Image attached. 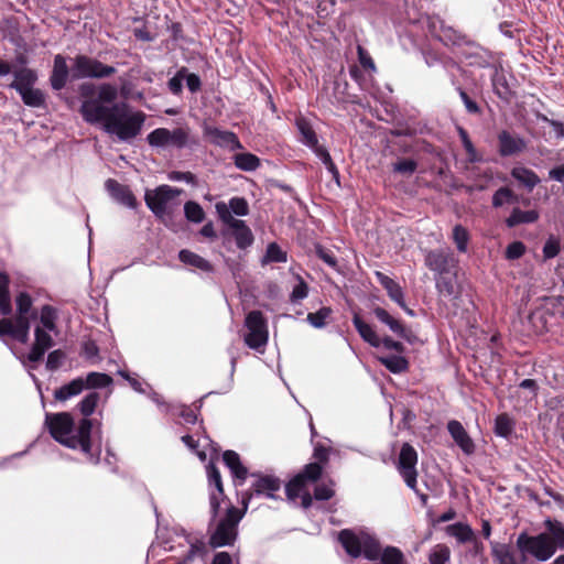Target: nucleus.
Listing matches in <instances>:
<instances>
[{
    "instance_id": "37998d69",
    "label": "nucleus",
    "mask_w": 564,
    "mask_h": 564,
    "mask_svg": "<svg viewBox=\"0 0 564 564\" xmlns=\"http://www.w3.org/2000/svg\"><path fill=\"white\" fill-rule=\"evenodd\" d=\"M517 202V196L508 187L499 188L492 197V205L495 207H501L505 204Z\"/></svg>"
},
{
    "instance_id": "de8ad7c7",
    "label": "nucleus",
    "mask_w": 564,
    "mask_h": 564,
    "mask_svg": "<svg viewBox=\"0 0 564 564\" xmlns=\"http://www.w3.org/2000/svg\"><path fill=\"white\" fill-rule=\"evenodd\" d=\"M468 232L467 230L460 226L457 225L453 229V239L457 246V249L462 252L466 251L467 249V242H468Z\"/></svg>"
},
{
    "instance_id": "423d86ee",
    "label": "nucleus",
    "mask_w": 564,
    "mask_h": 564,
    "mask_svg": "<svg viewBox=\"0 0 564 564\" xmlns=\"http://www.w3.org/2000/svg\"><path fill=\"white\" fill-rule=\"evenodd\" d=\"M247 329L243 340L245 344L259 352H263L269 340V329L265 317L260 311H251L245 319Z\"/></svg>"
},
{
    "instance_id": "7ed1b4c3",
    "label": "nucleus",
    "mask_w": 564,
    "mask_h": 564,
    "mask_svg": "<svg viewBox=\"0 0 564 564\" xmlns=\"http://www.w3.org/2000/svg\"><path fill=\"white\" fill-rule=\"evenodd\" d=\"M56 321L57 314L53 307L45 305L41 308L34 323V344L26 357L30 362L41 360L53 346V339L58 334Z\"/></svg>"
},
{
    "instance_id": "7c9ffc66",
    "label": "nucleus",
    "mask_w": 564,
    "mask_h": 564,
    "mask_svg": "<svg viewBox=\"0 0 564 564\" xmlns=\"http://www.w3.org/2000/svg\"><path fill=\"white\" fill-rule=\"evenodd\" d=\"M379 361L393 373H401L408 370L409 362L405 357L400 355L379 357Z\"/></svg>"
},
{
    "instance_id": "2eb2a0df",
    "label": "nucleus",
    "mask_w": 564,
    "mask_h": 564,
    "mask_svg": "<svg viewBox=\"0 0 564 564\" xmlns=\"http://www.w3.org/2000/svg\"><path fill=\"white\" fill-rule=\"evenodd\" d=\"M205 134L209 138L210 142L218 147L226 148L230 151L242 149V144L234 132L207 127Z\"/></svg>"
},
{
    "instance_id": "f8f14e48",
    "label": "nucleus",
    "mask_w": 564,
    "mask_h": 564,
    "mask_svg": "<svg viewBox=\"0 0 564 564\" xmlns=\"http://www.w3.org/2000/svg\"><path fill=\"white\" fill-rule=\"evenodd\" d=\"M322 475V466L317 463H311L305 466L304 470L296 475L286 485V496L290 500H295L297 497L307 491L306 482L315 481Z\"/></svg>"
},
{
    "instance_id": "2f4dec72",
    "label": "nucleus",
    "mask_w": 564,
    "mask_h": 564,
    "mask_svg": "<svg viewBox=\"0 0 564 564\" xmlns=\"http://www.w3.org/2000/svg\"><path fill=\"white\" fill-rule=\"evenodd\" d=\"M492 556L498 564H516V558L510 547L506 544L491 542Z\"/></svg>"
},
{
    "instance_id": "bb28decb",
    "label": "nucleus",
    "mask_w": 564,
    "mask_h": 564,
    "mask_svg": "<svg viewBox=\"0 0 564 564\" xmlns=\"http://www.w3.org/2000/svg\"><path fill=\"white\" fill-rule=\"evenodd\" d=\"M178 259L184 264L194 267L205 272H210L213 270L212 264L207 260L186 249L180 251Z\"/></svg>"
},
{
    "instance_id": "39448f33",
    "label": "nucleus",
    "mask_w": 564,
    "mask_h": 564,
    "mask_svg": "<svg viewBox=\"0 0 564 564\" xmlns=\"http://www.w3.org/2000/svg\"><path fill=\"white\" fill-rule=\"evenodd\" d=\"M181 192V189L169 185H161L153 191H147L144 199L153 214L160 219L165 220L180 205L177 198Z\"/></svg>"
},
{
    "instance_id": "603ef678",
    "label": "nucleus",
    "mask_w": 564,
    "mask_h": 564,
    "mask_svg": "<svg viewBox=\"0 0 564 564\" xmlns=\"http://www.w3.org/2000/svg\"><path fill=\"white\" fill-rule=\"evenodd\" d=\"M216 212L219 218L223 220V223L226 224L228 227H230L234 223L238 220L230 213L229 204L227 205L224 202H219L216 204Z\"/></svg>"
},
{
    "instance_id": "052dcab7",
    "label": "nucleus",
    "mask_w": 564,
    "mask_h": 564,
    "mask_svg": "<svg viewBox=\"0 0 564 564\" xmlns=\"http://www.w3.org/2000/svg\"><path fill=\"white\" fill-rule=\"evenodd\" d=\"M334 496L333 484H321L315 488L314 497L317 500H328Z\"/></svg>"
},
{
    "instance_id": "f704fd0d",
    "label": "nucleus",
    "mask_w": 564,
    "mask_h": 564,
    "mask_svg": "<svg viewBox=\"0 0 564 564\" xmlns=\"http://www.w3.org/2000/svg\"><path fill=\"white\" fill-rule=\"evenodd\" d=\"M85 389L106 388L112 383L110 376L102 372H89L84 377Z\"/></svg>"
},
{
    "instance_id": "6ab92c4d",
    "label": "nucleus",
    "mask_w": 564,
    "mask_h": 564,
    "mask_svg": "<svg viewBox=\"0 0 564 564\" xmlns=\"http://www.w3.org/2000/svg\"><path fill=\"white\" fill-rule=\"evenodd\" d=\"M447 430L452 437L454 438L455 443L462 448V451L465 454L469 455L474 453V442L469 437L464 426L458 421H449L447 424Z\"/></svg>"
},
{
    "instance_id": "e433bc0d",
    "label": "nucleus",
    "mask_w": 564,
    "mask_h": 564,
    "mask_svg": "<svg viewBox=\"0 0 564 564\" xmlns=\"http://www.w3.org/2000/svg\"><path fill=\"white\" fill-rule=\"evenodd\" d=\"M235 164L241 171H254L260 165V160L252 153H239L235 155Z\"/></svg>"
},
{
    "instance_id": "20e7f679",
    "label": "nucleus",
    "mask_w": 564,
    "mask_h": 564,
    "mask_svg": "<svg viewBox=\"0 0 564 564\" xmlns=\"http://www.w3.org/2000/svg\"><path fill=\"white\" fill-rule=\"evenodd\" d=\"M32 307L31 297L21 293L17 297L18 317L13 319L4 318L0 321V335H10L14 339L26 343L29 339L28 314Z\"/></svg>"
},
{
    "instance_id": "aec40b11",
    "label": "nucleus",
    "mask_w": 564,
    "mask_h": 564,
    "mask_svg": "<svg viewBox=\"0 0 564 564\" xmlns=\"http://www.w3.org/2000/svg\"><path fill=\"white\" fill-rule=\"evenodd\" d=\"M296 127L301 134V142L313 150L317 154L318 150L324 148L318 144V138L311 123L303 117L296 119Z\"/></svg>"
},
{
    "instance_id": "412c9836",
    "label": "nucleus",
    "mask_w": 564,
    "mask_h": 564,
    "mask_svg": "<svg viewBox=\"0 0 564 564\" xmlns=\"http://www.w3.org/2000/svg\"><path fill=\"white\" fill-rule=\"evenodd\" d=\"M376 276L379 281V283L386 289L391 300H393L397 304H399L402 308H404L409 314H412V311L406 308L405 303L403 301V292L401 286L394 282L391 278L388 275L376 272Z\"/></svg>"
},
{
    "instance_id": "ea45409f",
    "label": "nucleus",
    "mask_w": 564,
    "mask_h": 564,
    "mask_svg": "<svg viewBox=\"0 0 564 564\" xmlns=\"http://www.w3.org/2000/svg\"><path fill=\"white\" fill-rule=\"evenodd\" d=\"M9 280L8 276L0 272V310L2 314H9L11 311V303L8 292Z\"/></svg>"
},
{
    "instance_id": "c85d7f7f",
    "label": "nucleus",
    "mask_w": 564,
    "mask_h": 564,
    "mask_svg": "<svg viewBox=\"0 0 564 564\" xmlns=\"http://www.w3.org/2000/svg\"><path fill=\"white\" fill-rule=\"evenodd\" d=\"M544 525L547 530V534L550 535V539L554 543L555 550L557 547L563 549L564 547V525L556 520L546 519L544 521Z\"/></svg>"
},
{
    "instance_id": "864d4df0",
    "label": "nucleus",
    "mask_w": 564,
    "mask_h": 564,
    "mask_svg": "<svg viewBox=\"0 0 564 564\" xmlns=\"http://www.w3.org/2000/svg\"><path fill=\"white\" fill-rule=\"evenodd\" d=\"M316 156L325 164L328 172L338 180L339 173L326 149L318 150Z\"/></svg>"
},
{
    "instance_id": "ddd939ff",
    "label": "nucleus",
    "mask_w": 564,
    "mask_h": 564,
    "mask_svg": "<svg viewBox=\"0 0 564 564\" xmlns=\"http://www.w3.org/2000/svg\"><path fill=\"white\" fill-rule=\"evenodd\" d=\"M281 487V481L279 478L272 476H262L254 481L252 485V492H250L247 497H243L242 503L245 508L248 507V503L251 501L253 496L264 495L268 498L274 499V492L278 491Z\"/></svg>"
},
{
    "instance_id": "3c124183",
    "label": "nucleus",
    "mask_w": 564,
    "mask_h": 564,
    "mask_svg": "<svg viewBox=\"0 0 564 564\" xmlns=\"http://www.w3.org/2000/svg\"><path fill=\"white\" fill-rule=\"evenodd\" d=\"M230 213L237 216H246L249 213V206L245 198L234 197L229 200Z\"/></svg>"
},
{
    "instance_id": "4d7b16f0",
    "label": "nucleus",
    "mask_w": 564,
    "mask_h": 564,
    "mask_svg": "<svg viewBox=\"0 0 564 564\" xmlns=\"http://www.w3.org/2000/svg\"><path fill=\"white\" fill-rule=\"evenodd\" d=\"M184 78L185 68H181L176 75L169 80V88L173 94L177 95L182 91Z\"/></svg>"
},
{
    "instance_id": "1a4fd4ad",
    "label": "nucleus",
    "mask_w": 564,
    "mask_h": 564,
    "mask_svg": "<svg viewBox=\"0 0 564 564\" xmlns=\"http://www.w3.org/2000/svg\"><path fill=\"white\" fill-rule=\"evenodd\" d=\"M116 69L112 66H107L97 59L79 55L75 58L72 67V77L79 78H104L115 74Z\"/></svg>"
},
{
    "instance_id": "4be33fe9",
    "label": "nucleus",
    "mask_w": 564,
    "mask_h": 564,
    "mask_svg": "<svg viewBox=\"0 0 564 564\" xmlns=\"http://www.w3.org/2000/svg\"><path fill=\"white\" fill-rule=\"evenodd\" d=\"M68 77V67L66 59L62 55H56L54 58V66L51 76L52 87L56 90L62 89Z\"/></svg>"
},
{
    "instance_id": "b1692460",
    "label": "nucleus",
    "mask_w": 564,
    "mask_h": 564,
    "mask_svg": "<svg viewBox=\"0 0 564 564\" xmlns=\"http://www.w3.org/2000/svg\"><path fill=\"white\" fill-rule=\"evenodd\" d=\"M230 228L234 230L238 248L245 249L252 245L253 235L243 220L238 219L230 226Z\"/></svg>"
},
{
    "instance_id": "5fc2aeb1",
    "label": "nucleus",
    "mask_w": 564,
    "mask_h": 564,
    "mask_svg": "<svg viewBox=\"0 0 564 564\" xmlns=\"http://www.w3.org/2000/svg\"><path fill=\"white\" fill-rule=\"evenodd\" d=\"M458 132H459V137L462 139V142H463V145L469 156V161L470 162H475L478 160V156H477V152H476V149L475 147L473 145L467 132L463 129V128H459L458 129Z\"/></svg>"
},
{
    "instance_id": "a211bd4d",
    "label": "nucleus",
    "mask_w": 564,
    "mask_h": 564,
    "mask_svg": "<svg viewBox=\"0 0 564 564\" xmlns=\"http://www.w3.org/2000/svg\"><path fill=\"white\" fill-rule=\"evenodd\" d=\"M176 538L178 540L180 546H186L187 547V555L184 561L180 562L178 564H186L187 561L194 558V557H203L206 552L205 543L195 536H191L182 532L181 534H176Z\"/></svg>"
},
{
    "instance_id": "e2e57ef3",
    "label": "nucleus",
    "mask_w": 564,
    "mask_h": 564,
    "mask_svg": "<svg viewBox=\"0 0 564 564\" xmlns=\"http://www.w3.org/2000/svg\"><path fill=\"white\" fill-rule=\"evenodd\" d=\"M416 169V163L413 160H403L394 164V171L403 174H412Z\"/></svg>"
},
{
    "instance_id": "6e6d98bb",
    "label": "nucleus",
    "mask_w": 564,
    "mask_h": 564,
    "mask_svg": "<svg viewBox=\"0 0 564 564\" xmlns=\"http://www.w3.org/2000/svg\"><path fill=\"white\" fill-rule=\"evenodd\" d=\"M525 252V246L521 241H514L507 247L506 257L507 259L514 260L519 259Z\"/></svg>"
},
{
    "instance_id": "49530a36",
    "label": "nucleus",
    "mask_w": 564,
    "mask_h": 564,
    "mask_svg": "<svg viewBox=\"0 0 564 564\" xmlns=\"http://www.w3.org/2000/svg\"><path fill=\"white\" fill-rule=\"evenodd\" d=\"M117 88L110 84H104L98 89V99L101 105L105 102H112L117 98Z\"/></svg>"
},
{
    "instance_id": "c756f323",
    "label": "nucleus",
    "mask_w": 564,
    "mask_h": 564,
    "mask_svg": "<svg viewBox=\"0 0 564 564\" xmlns=\"http://www.w3.org/2000/svg\"><path fill=\"white\" fill-rule=\"evenodd\" d=\"M375 315L376 317L384 323L387 326H389V328L395 333L397 335L401 336V337H404L405 336V329L404 327L402 326V324L395 319L394 317H392L386 310L381 308V307H376L375 308Z\"/></svg>"
},
{
    "instance_id": "58836bf2",
    "label": "nucleus",
    "mask_w": 564,
    "mask_h": 564,
    "mask_svg": "<svg viewBox=\"0 0 564 564\" xmlns=\"http://www.w3.org/2000/svg\"><path fill=\"white\" fill-rule=\"evenodd\" d=\"M100 395L98 392L88 393L79 403L78 409L84 416H89L94 413Z\"/></svg>"
},
{
    "instance_id": "cd10ccee",
    "label": "nucleus",
    "mask_w": 564,
    "mask_h": 564,
    "mask_svg": "<svg viewBox=\"0 0 564 564\" xmlns=\"http://www.w3.org/2000/svg\"><path fill=\"white\" fill-rule=\"evenodd\" d=\"M538 218L539 214L536 210H521L519 208H514L506 223L508 227H514L520 224L534 223Z\"/></svg>"
},
{
    "instance_id": "f257e3e1",
    "label": "nucleus",
    "mask_w": 564,
    "mask_h": 564,
    "mask_svg": "<svg viewBox=\"0 0 564 564\" xmlns=\"http://www.w3.org/2000/svg\"><path fill=\"white\" fill-rule=\"evenodd\" d=\"M80 112L87 122L100 123L107 133L120 141H129L139 135L145 121L142 111L134 110L124 102L107 107L97 100H85Z\"/></svg>"
},
{
    "instance_id": "8fccbe9b",
    "label": "nucleus",
    "mask_w": 564,
    "mask_h": 564,
    "mask_svg": "<svg viewBox=\"0 0 564 564\" xmlns=\"http://www.w3.org/2000/svg\"><path fill=\"white\" fill-rule=\"evenodd\" d=\"M560 250H561L560 240L556 237L551 236L547 238V240L544 243L543 256L545 259H552V258H555L560 253Z\"/></svg>"
},
{
    "instance_id": "c9c22d12",
    "label": "nucleus",
    "mask_w": 564,
    "mask_h": 564,
    "mask_svg": "<svg viewBox=\"0 0 564 564\" xmlns=\"http://www.w3.org/2000/svg\"><path fill=\"white\" fill-rule=\"evenodd\" d=\"M511 175L529 188H533L540 181L533 171L525 167H514Z\"/></svg>"
},
{
    "instance_id": "a19ab883",
    "label": "nucleus",
    "mask_w": 564,
    "mask_h": 564,
    "mask_svg": "<svg viewBox=\"0 0 564 564\" xmlns=\"http://www.w3.org/2000/svg\"><path fill=\"white\" fill-rule=\"evenodd\" d=\"M514 423L512 419L507 414H500L496 419L495 431L497 435L507 437L513 431Z\"/></svg>"
},
{
    "instance_id": "c03bdc74",
    "label": "nucleus",
    "mask_w": 564,
    "mask_h": 564,
    "mask_svg": "<svg viewBox=\"0 0 564 564\" xmlns=\"http://www.w3.org/2000/svg\"><path fill=\"white\" fill-rule=\"evenodd\" d=\"M184 213L185 217L193 223H202L205 217L203 208L195 202H187L184 206Z\"/></svg>"
},
{
    "instance_id": "4468645a",
    "label": "nucleus",
    "mask_w": 564,
    "mask_h": 564,
    "mask_svg": "<svg viewBox=\"0 0 564 564\" xmlns=\"http://www.w3.org/2000/svg\"><path fill=\"white\" fill-rule=\"evenodd\" d=\"M454 263L453 256L443 250L429 251L425 256V265L437 275L448 273Z\"/></svg>"
},
{
    "instance_id": "09e8293b",
    "label": "nucleus",
    "mask_w": 564,
    "mask_h": 564,
    "mask_svg": "<svg viewBox=\"0 0 564 564\" xmlns=\"http://www.w3.org/2000/svg\"><path fill=\"white\" fill-rule=\"evenodd\" d=\"M436 288L442 296L449 297L455 294V285L452 279L438 275V278H436Z\"/></svg>"
},
{
    "instance_id": "9b49d317",
    "label": "nucleus",
    "mask_w": 564,
    "mask_h": 564,
    "mask_svg": "<svg viewBox=\"0 0 564 564\" xmlns=\"http://www.w3.org/2000/svg\"><path fill=\"white\" fill-rule=\"evenodd\" d=\"M416 451L411 445L404 444L400 451L397 467L408 487L413 490H416Z\"/></svg>"
},
{
    "instance_id": "13d9d810",
    "label": "nucleus",
    "mask_w": 564,
    "mask_h": 564,
    "mask_svg": "<svg viewBox=\"0 0 564 564\" xmlns=\"http://www.w3.org/2000/svg\"><path fill=\"white\" fill-rule=\"evenodd\" d=\"M207 474H208L209 484L214 485L216 487L218 494L221 495L223 494V482H221V477H220L219 470L214 465L210 464L207 467Z\"/></svg>"
},
{
    "instance_id": "a18cd8bd",
    "label": "nucleus",
    "mask_w": 564,
    "mask_h": 564,
    "mask_svg": "<svg viewBox=\"0 0 564 564\" xmlns=\"http://www.w3.org/2000/svg\"><path fill=\"white\" fill-rule=\"evenodd\" d=\"M19 93L28 106L37 107L43 102V95L37 89L30 87Z\"/></svg>"
},
{
    "instance_id": "69168bd1",
    "label": "nucleus",
    "mask_w": 564,
    "mask_h": 564,
    "mask_svg": "<svg viewBox=\"0 0 564 564\" xmlns=\"http://www.w3.org/2000/svg\"><path fill=\"white\" fill-rule=\"evenodd\" d=\"M358 56L359 62L365 68H369L371 70L376 69L375 63L372 58L369 56V54L361 47H358Z\"/></svg>"
},
{
    "instance_id": "680f3d73",
    "label": "nucleus",
    "mask_w": 564,
    "mask_h": 564,
    "mask_svg": "<svg viewBox=\"0 0 564 564\" xmlns=\"http://www.w3.org/2000/svg\"><path fill=\"white\" fill-rule=\"evenodd\" d=\"M63 359L64 354L61 350L50 352L46 360V368L50 370H56L61 367Z\"/></svg>"
},
{
    "instance_id": "4c0bfd02",
    "label": "nucleus",
    "mask_w": 564,
    "mask_h": 564,
    "mask_svg": "<svg viewBox=\"0 0 564 564\" xmlns=\"http://www.w3.org/2000/svg\"><path fill=\"white\" fill-rule=\"evenodd\" d=\"M286 253L275 242H271L267 247L265 254L262 259V264L270 262H286Z\"/></svg>"
},
{
    "instance_id": "f3484780",
    "label": "nucleus",
    "mask_w": 564,
    "mask_h": 564,
    "mask_svg": "<svg viewBox=\"0 0 564 564\" xmlns=\"http://www.w3.org/2000/svg\"><path fill=\"white\" fill-rule=\"evenodd\" d=\"M105 186L110 196L121 205L129 208H134L137 206L135 197L128 186L111 178L106 181Z\"/></svg>"
},
{
    "instance_id": "774afa93",
    "label": "nucleus",
    "mask_w": 564,
    "mask_h": 564,
    "mask_svg": "<svg viewBox=\"0 0 564 564\" xmlns=\"http://www.w3.org/2000/svg\"><path fill=\"white\" fill-rule=\"evenodd\" d=\"M213 564H238V560L227 552H219L215 555Z\"/></svg>"
},
{
    "instance_id": "dca6fc26",
    "label": "nucleus",
    "mask_w": 564,
    "mask_h": 564,
    "mask_svg": "<svg viewBox=\"0 0 564 564\" xmlns=\"http://www.w3.org/2000/svg\"><path fill=\"white\" fill-rule=\"evenodd\" d=\"M499 152L503 156H510L522 152L527 148L523 138L513 135L508 131H501L498 135Z\"/></svg>"
},
{
    "instance_id": "f03ea898",
    "label": "nucleus",
    "mask_w": 564,
    "mask_h": 564,
    "mask_svg": "<svg viewBox=\"0 0 564 564\" xmlns=\"http://www.w3.org/2000/svg\"><path fill=\"white\" fill-rule=\"evenodd\" d=\"M45 425L52 437L59 444L72 449H80L86 455H90L91 420L82 419L76 425L68 412L47 413Z\"/></svg>"
},
{
    "instance_id": "bf43d9fd",
    "label": "nucleus",
    "mask_w": 564,
    "mask_h": 564,
    "mask_svg": "<svg viewBox=\"0 0 564 564\" xmlns=\"http://www.w3.org/2000/svg\"><path fill=\"white\" fill-rule=\"evenodd\" d=\"M299 279V283L293 288V291L291 293V301L297 302L307 296L308 288L307 284L301 279Z\"/></svg>"
},
{
    "instance_id": "9d476101",
    "label": "nucleus",
    "mask_w": 564,
    "mask_h": 564,
    "mask_svg": "<svg viewBox=\"0 0 564 564\" xmlns=\"http://www.w3.org/2000/svg\"><path fill=\"white\" fill-rule=\"evenodd\" d=\"M188 137L189 131L186 128H176L174 130H169L166 128H158L148 134L147 140L151 147L183 148L187 144Z\"/></svg>"
},
{
    "instance_id": "338daca9",
    "label": "nucleus",
    "mask_w": 564,
    "mask_h": 564,
    "mask_svg": "<svg viewBox=\"0 0 564 564\" xmlns=\"http://www.w3.org/2000/svg\"><path fill=\"white\" fill-rule=\"evenodd\" d=\"M186 85L188 89L193 93L197 91L200 88V79L196 74H187L185 69V78Z\"/></svg>"
},
{
    "instance_id": "473e14b6",
    "label": "nucleus",
    "mask_w": 564,
    "mask_h": 564,
    "mask_svg": "<svg viewBox=\"0 0 564 564\" xmlns=\"http://www.w3.org/2000/svg\"><path fill=\"white\" fill-rule=\"evenodd\" d=\"M446 533L453 538H455L458 542L465 543L469 540H471L474 533L469 525L457 522L454 524H451L446 528Z\"/></svg>"
},
{
    "instance_id": "a878e982",
    "label": "nucleus",
    "mask_w": 564,
    "mask_h": 564,
    "mask_svg": "<svg viewBox=\"0 0 564 564\" xmlns=\"http://www.w3.org/2000/svg\"><path fill=\"white\" fill-rule=\"evenodd\" d=\"M352 323L359 333L360 337L370 344L373 347H379L381 345V339L377 335V333L373 330V328L364 322L357 314H355L352 318Z\"/></svg>"
},
{
    "instance_id": "0eeeda50",
    "label": "nucleus",
    "mask_w": 564,
    "mask_h": 564,
    "mask_svg": "<svg viewBox=\"0 0 564 564\" xmlns=\"http://www.w3.org/2000/svg\"><path fill=\"white\" fill-rule=\"evenodd\" d=\"M517 546L523 554H529L541 562L550 560L555 554L554 543L547 533L533 536L521 533L517 539Z\"/></svg>"
},
{
    "instance_id": "5701e85b",
    "label": "nucleus",
    "mask_w": 564,
    "mask_h": 564,
    "mask_svg": "<svg viewBox=\"0 0 564 564\" xmlns=\"http://www.w3.org/2000/svg\"><path fill=\"white\" fill-rule=\"evenodd\" d=\"M85 390L84 377H77L70 382L62 386L54 392V397L58 401H66L73 397L80 394Z\"/></svg>"
},
{
    "instance_id": "72a5a7b5",
    "label": "nucleus",
    "mask_w": 564,
    "mask_h": 564,
    "mask_svg": "<svg viewBox=\"0 0 564 564\" xmlns=\"http://www.w3.org/2000/svg\"><path fill=\"white\" fill-rule=\"evenodd\" d=\"M36 80V74L31 69H21L15 73V79L11 84V87L20 90H25L26 88L32 87L34 82Z\"/></svg>"
},
{
    "instance_id": "393cba45",
    "label": "nucleus",
    "mask_w": 564,
    "mask_h": 564,
    "mask_svg": "<svg viewBox=\"0 0 564 564\" xmlns=\"http://www.w3.org/2000/svg\"><path fill=\"white\" fill-rule=\"evenodd\" d=\"M223 459L235 478L241 481L246 479L247 468L241 464L239 455L236 452L226 451L223 455Z\"/></svg>"
},
{
    "instance_id": "6e6552de",
    "label": "nucleus",
    "mask_w": 564,
    "mask_h": 564,
    "mask_svg": "<svg viewBox=\"0 0 564 564\" xmlns=\"http://www.w3.org/2000/svg\"><path fill=\"white\" fill-rule=\"evenodd\" d=\"M241 517L238 509L229 508L225 518L219 521L215 531L210 534V546L216 549L231 545L237 538V525Z\"/></svg>"
},
{
    "instance_id": "0e129e2a",
    "label": "nucleus",
    "mask_w": 564,
    "mask_h": 564,
    "mask_svg": "<svg viewBox=\"0 0 564 564\" xmlns=\"http://www.w3.org/2000/svg\"><path fill=\"white\" fill-rule=\"evenodd\" d=\"M182 441L189 449H192L193 452H195L197 454V456L199 457L200 460L206 459V453L204 451L197 449L198 444L194 441V438L191 435L183 436Z\"/></svg>"
},
{
    "instance_id": "79ce46f5",
    "label": "nucleus",
    "mask_w": 564,
    "mask_h": 564,
    "mask_svg": "<svg viewBox=\"0 0 564 564\" xmlns=\"http://www.w3.org/2000/svg\"><path fill=\"white\" fill-rule=\"evenodd\" d=\"M330 307H322L315 313L307 314V322L315 328H323L326 325V319L330 316Z\"/></svg>"
}]
</instances>
